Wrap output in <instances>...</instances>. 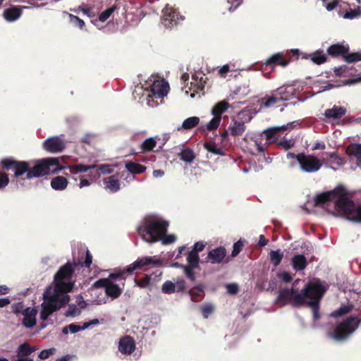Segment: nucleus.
Listing matches in <instances>:
<instances>
[{"label":"nucleus","mask_w":361,"mask_h":361,"mask_svg":"<svg viewBox=\"0 0 361 361\" xmlns=\"http://www.w3.org/2000/svg\"><path fill=\"white\" fill-rule=\"evenodd\" d=\"M353 306L351 305H344L340 307L336 310L331 313L330 317H337L348 314L352 310Z\"/></svg>","instance_id":"obj_47"},{"label":"nucleus","mask_w":361,"mask_h":361,"mask_svg":"<svg viewBox=\"0 0 361 361\" xmlns=\"http://www.w3.org/2000/svg\"><path fill=\"white\" fill-rule=\"evenodd\" d=\"M9 182L8 174L4 171H0V190L4 189Z\"/></svg>","instance_id":"obj_54"},{"label":"nucleus","mask_w":361,"mask_h":361,"mask_svg":"<svg viewBox=\"0 0 361 361\" xmlns=\"http://www.w3.org/2000/svg\"><path fill=\"white\" fill-rule=\"evenodd\" d=\"M97 168V165H85L82 164H74L68 166V169H70L71 173H82V172H86L90 169H95Z\"/></svg>","instance_id":"obj_39"},{"label":"nucleus","mask_w":361,"mask_h":361,"mask_svg":"<svg viewBox=\"0 0 361 361\" xmlns=\"http://www.w3.org/2000/svg\"><path fill=\"white\" fill-rule=\"evenodd\" d=\"M323 295H278L275 304L279 306L291 305L295 307L305 306L310 307L313 312V318H319V307Z\"/></svg>","instance_id":"obj_4"},{"label":"nucleus","mask_w":361,"mask_h":361,"mask_svg":"<svg viewBox=\"0 0 361 361\" xmlns=\"http://www.w3.org/2000/svg\"><path fill=\"white\" fill-rule=\"evenodd\" d=\"M233 94H242L243 95H247L250 93L249 90V84H245L243 87L239 86L235 88V90L233 92Z\"/></svg>","instance_id":"obj_62"},{"label":"nucleus","mask_w":361,"mask_h":361,"mask_svg":"<svg viewBox=\"0 0 361 361\" xmlns=\"http://www.w3.org/2000/svg\"><path fill=\"white\" fill-rule=\"evenodd\" d=\"M323 6L327 11H331L334 10L338 4L339 0H322Z\"/></svg>","instance_id":"obj_58"},{"label":"nucleus","mask_w":361,"mask_h":361,"mask_svg":"<svg viewBox=\"0 0 361 361\" xmlns=\"http://www.w3.org/2000/svg\"><path fill=\"white\" fill-rule=\"evenodd\" d=\"M286 126H282L280 127L269 128L263 131V134L265 136L266 142L267 145L276 143L279 139L278 133L280 131L285 130Z\"/></svg>","instance_id":"obj_21"},{"label":"nucleus","mask_w":361,"mask_h":361,"mask_svg":"<svg viewBox=\"0 0 361 361\" xmlns=\"http://www.w3.org/2000/svg\"><path fill=\"white\" fill-rule=\"evenodd\" d=\"M226 255V250L224 247L219 246L210 250L207 255L209 261L212 264L221 263Z\"/></svg>","instance_id":"obj_20"},{"label":"nucleus","mask_w":361,"mask_h":361,"mask_svg":"<svg viewBox=\"0 0 361 361\" xmlns=\"http://www.w3.org/2000/svg\"><path fill=\"white\" fill-rule=\"evenodd\" d=\"M134 283L136 286L152 290V282L150 275L145 274L142 278L134 279Z\"/></svg>","instance_id":"obj_31"},{"label":"nucleus","mask_w":361,"mask_h":361,"mask_svg":"<svg viewBox=\"0 0 361 361\" xmlns=\"http://www.w3.org/2000/svg\"><path fill=\"white\" fill-rule=\"evenodd\" d=\"M326 155L331 159L332 164L342 166L346 163L345 157H341L336 152H326Z\"/></svg>","instance_id":"obj_37"},{"label":"nucleus","mask_w":361,"mask_h":361,"mask_svg":"<svg viewBox=\"0 0 361 361\" xmlns=\"http://www.w3.org/2000/svg\"><path fill=\"white\" fill-rule=\"evenodd\" d=\"M345 153L350 157H355L357 165H361V144L351 143L347 146Z\"/></svg>","instance_id":"obj_26"},{"label":"nucleus","mask_w":361,"mask_h":361,"mask_svg":"<svg viewBox=\"0 0 361 361\" xmlns=\"http://www.w3.org/2000/svg\"><path fill=\"white\" fill-rule=\"evenodd\" d=\"M115 8H116V7L113 6V7L109 8L106 9L105 11H104L103 12H102L99 16V21L105 22L113 13Z\"/></svg>","instance_id":"obj_56"},{"label":"nucleus","mask_w":361,"mask_h":361,"mask_svg":"<svg viewBox=\"0 0 361 361\" xmlns=\"http://www.w3.org/2000/svg\"><path fill=\"white\" fill-rule=\"evenodd\" d=\"M262 104L264 107H269L271 106L278 102H281V100L279 99L277 94L274 92V94L270 97H264L262 99Z\"/></svg>","instance_id":"obj_46"},{"label":"nucleus","mask_w":361,"mask_h":361,"mask_svg":"<svg viewBox=\"0 0 361 361\" xmlns=\"http://www.w3.org/2000/svg\"><path fill=\"white\" fill-rule=\"evenodd\" d=\"M169 222L156 216H148L138 227L137 233L147 243H155L166 233Z\"/></svg>","instance_id":"obj_5"},{"label":"nucleus","mask_w":361,"mask_h":361,"mask_svg":"<svg viewBox=\"0 0 361 361\" xmlns=\"http://www.w3.org/2000/svg\"><path fill=\"white\" fill-rule=\"evenodd\" d=\"M346 109L343 106L334 105L331 109H327L324 111V116L328 119H340L346 114Z\"/></svg>","instance_id":"obj_24"},{"label":"nucleus","mask_w":361,"mask_h":361,"mask_svg":"<svg viewBox=\"0 0 361 361\" xmlns=\"http://www.w3.org/2000/svg\"><path fill=\"white\" fill-rule=\"evenodd\" d=\"M161 264V261L155 257H138L123 269H116L107 278L99 279L94 283L92 286L96 288H104L105 293H121L128 276L132 275L135 271L140 270L144 267L159 266Z\"/></svg>","instance_id":"obj_2"},{"label":"nucleus","mask_w":361,"mask_h":361,"mask_svg":"<svg viewBox=\"0 0 361 361\" xmlns=\"http://www.w3.org/2000/svg\"><path fill=\"white\" fill-rule=\"evenodd\" d=\"M229 104L225 100L221 101L216 104L212 108V113L214 116L220 117L221 119V115L224 113L228 108Z\"/></svg>","instance_id":"obj_33"},{"label":"nucleus","mask_w":361,"mask_h":361,"mask_svg":"<svg viewBox=\"0 0 361 361\" xmlns=\"http://www.w3.org/2000/svg\"><path fill=\"white\" fill-rule=\"evenodd\" d=\"M40 319L45 321L55 311L62 307L68 300V295H43Z\"/></svg>","instance_id":"obj_7"},{"label":"nucleus","mask_w":361,"mask_h":361,"mask_svg":"<svg viewBox=\"0 0 361 361\" xmlns=\"http://www.w3.org/2000/svg\"><path fill=\"white\" fill-rule=\"evenodd\" d=\"M176 236L174 235H166V233L160 238L164 245H169L173 243L176 240Z\"/></svg>","instance_id":"obj_64"},{"label":"nucleus","mask_w":361,"mask_h":361,"mask_svg":"<svg viewBox=\"0 0 361 361\" xmlns=\"http://www.w3.org/2000/svg\"><path fill=\"white\" fill-rule=\"evenodd\" d=\"M180 20H183L182 16L172 7L166 6L163 9L161 23L165 27H173L178 24Z\"/></svg>","instance_id":"obj_11"},{"label":"nucleus","mask_w":361,"mask_h":361,"mask_svg":"<svg viewBox=\"0 0 361 361\" xmlns=\"http://www.w3.org/2000/svg\"><path fill=\"white\" fill-rule=\"evenodd\" d=\"M126 169L133 174H140L144 173L147 168L146 166L138 163L129 161L126 164Z\"/></svg>","instance_id":"obj_32"},{"label":"nucleus","mask_w":361,"mask_h":361,"mask_svg":"<svg viewBox=\"0 0 361 361\" xmlns=\"http://www.w3.org/2000/svg\"><path fill=\"white\" fill-rule=\"evenodd\" d=\"M329 287L326 281L313 278L305 286L300 293H325Z\"/></svg>","instance_id":"obj_12"},{"label":"nucleus","mask_w":361,"mask_h":361,"mask_svg":"<svg viewBox=\"0 0 361 361\" xmlns=\"http://www.w3.org/2000/svg\"><path fill=\"white\" fill-rule=\"evenodd\" d=\"M71 11L75 13H78L79 11H80L82 12L83 14L87 16L89 18H94L96 16L92 8L90 7L86 4H82L78 8L71 9Z\"/></svg>","instance_id":"obj_41"},{"label":"nucleus","mask_w":361,"mask_h":361,"mask_svg":"<svg viewBox=\"0 0 361 361\" xmlns=\"http://www.w3.org/2000/svg\"><path fill=\"white\" fill-rule=\"evenodd\" d=\"M56 353V349L54 348H51L49 349L42 350L38 355L39 358L41 360H44L48 358L49 356L54 355Z\"/></svg>","instance_id":"obj_59"},{"label":"nucleus","mask_w":361,"mask_h":361,"mask_svg":"<svg viewBox=\"0 0 361 361\" xmlns=\"http://www.w3.org/2000/svg\"><path fill=\"white\" fill-rule=\"evenodd\" d=\"M70 22L74 25L78 27L80 29H82L85 24L83 20L80 19L77 16L73 14H68Z\"/></svg>","instance_id":"obj_52"},{"label":"nucleus","mask_w":361,"mask_h":361,"mask_svg":"<svg viewBox=\"0 0 361 361\" xmlns=\"http://www.w3.org/2000/svg\"><path fill=\"white\" fill-rule=\"evenodd\" d=\"M192 80L193 82H191L190 90L193 91V93L191 94V97H194L195 93H198L204 90L206 83V78H204L203 75L199 78L197 74H194L192 76Z\"/></svg>","instance_id":"obj_25"},{"label":"nucleus","mask_w":361,"mask_h":361,"mask_svg":"<svg viewBox=\"0 0 361 361\" xmlns=\"http://www.w3.org/2000/svg\"><path fill=\"white\" fill-rule=\"evenodd\" d=\"M349 51V46L348 44L344 45L343 44H334L327 49V54L332 57L342 56L344 59V56L346 51Z\"/></svg>","instance_id":"obj_22"},{"label":"nucleus","mask_w":361,"mask_h":361,"mask_svg":"<svg viewBox=\"0 0 361 361\" xmlns=\"http://www.w3.org/2000/svg\"><path fill=\"white\" fill-rule=\"evenodd\" d=\"M157 141L153 137L146 139L141 145V152L152 151L156 146Z\"/></svg>","instance_id":"obj_45"},{"label":"nucleus","mask_w":361,"mask_h":361,"mask_svg":"<svg viewBox=\"0 0 361 361\" xmlns=\"http://www.w3.org/2000/svg\"><path fill=\"white\" fill-rule=\"evenodd\" d=\"M227 2L231 4L228 11L233 12L243 4V0H227Z\"/></svg>","instance_id":"obj_63"},{"label":"nucleus","mask_w":361,"mask_h":361,"mask_svg":"<svg viewBox=\"0 0 361 361\" xmlns=\"http://www.w3.org/2000/svg\"><path fill=\"white\" fill-rule=\"evenodd\" d=\"M0 164L3 169L13 171L15 178H19L25 174V178L28 180L56 173L64 169L63 166H60L59 158L56 157L38 159L32 165L30 161H18L10 157L2 159Z\"/></svg>","instance_id":"obj_1"},{"label":"nucleus","mask_w":361,"mask_h":361,"mask_svg":"<svg viewBox=\"0 0 361 361\" xmlns=\"http://www.w3.org/2000/svg\"><path fill=\"white\" fill-rule=\"evenodd\" d=\"M277 146L285 150H288L294 145V142L290 140H284L279 142H276Z\"/></svg>","instance_id":"obj_61"},{"label":"nucleus","mask_w":361,"mask_h":361,"mask_svg":"<svg viewBox=\"0 0 361 361\" xmlns=\"http://www.w3.org/2000/svg\"><path fill=\"white\" fill-rule=\"evenodd\" d=\"M246 130L245 122L239 118H233L228 126L229 133L233 137L241 136Z\"/></svg>","instance_id":"obj_17"},{"label":"nucleus","mask_w":361,"mask_h":361,"mask_svg":"<svg viewBox=\"0 0 361 361\" xmlns=\"http://www.w3.org/2000/svg\"><path fill=\"white\" fill-rule=\"evenodd\" d=\"M22 15V8L18 6H11L5 9L3 13L4 18L9 22L14 21Z\"/></svg>","instance_id":"obj_27"},{"label":"nucleus","mask_w":361,"mask_h":361,"mask_svg":"<svg viewBox=\"0 0 361 361\" xmlns=\"http://www.w3.org/2000/svg\"><path fill=\"white\" fill-rule=\"evenodd\" d=\"M290 63V60H286L284 58L283 53H276L269 57L264 63L266 66H273L279 65L282 67H286Z\"/></svg>","instance_id":"obj_23"},{"label":"nucleus","mask_w":361,"mask_h":361,"mask_svg":"<svg viewBox=\"0 0 361 361\" xmlns=\"http://www.w3.org/2000/svg\"><path fill=\"white\" fill-rule=\"evenodd\" d=\"M270 261L274 267H277L281 262L283 255L280 250H271L270 252Z\"/></svg>","instance_id":"obj_44"},{"label":"nucleus","mask_w":361,"mask_h":361,"mask_svg":"<svg viewBox=\"0 0 361 361\" xmlns=\"http://www.w3.org/2000/svg\"><path fill=\"white\" fill-rule=\"evenodd\" d=\"M288 89V87L283 86L279 87L274 91L281 101H286L291 97L292 92H290Z\"/></svg>","instance_id":"obj_42"},{"label":"nucleus","mask_w":361,"mask_h":361,"mask_svg":"<svg viewBox=\"0 0 361 361\" xmlns=\"http://www.w3.org/2000/svg\"><path fill=\"white\" fill-rule=\"evenodd\" d=\"M243 247V243L241 240H239L237 242H235L233 246L231 256L236 257L242 250Z\"/></svg>","instance_id":"obj_60"},{"label":"nucleus","mask_w":361,"mask_h":361,"mask_svg":"<svg viewBox=\"0 0 361 361\" xmlns=\"http://www.w3.org/2000/svg\"><path fill=\"white\" fill-rule=\"evenodd\" d=\"M162 291L164 293H173L176 292L175 283L171 281H166L162 286Z\"/></svg>","instance_id":"obj_53"},{"label":"nucleus","mask_w":361,"mask_h":361,"mask_svg":"<svg viewBox=\"0 0 361 361\" xmlns=\"http://www.w3.org/2000/svg\"><path fill=\"white\" fill-rule=\"evenodd\" d=\"M105 187L112 192H116L120 189V182L114 176H111L104 179Z\"/></svg>","instance_id":"obj_29"},{"label":"nucleus","mask_w":361,"mask_h":361,"mask_svg":"<svg viewBox=\"0 0 361 361\" xmlns=\"http://www.w3.org/2000/svg\"><path fill=\"white\" fill-rule=\"evenodd\" d=\"M330 192H333V199L336 197H338V199L336 200V202L335 203V206H336V208L337 209V210L344 216L343 212L338 209V208L336 205V203L338 200H340L342 198H347L346 197H345L347 195V191H346L345 188L343 186L340 185V186L337 187L336 188H335L334 190L330 191Z\"/></svg>","instance_id":"obj_36"},{"label":"nucleus","mask_w":361,"mask_h":361,"mask_svg":"<svg viewBox=\"0 0 361 361\" xmlns=\"http://www.w3.org/2000/svg\"><path fill=\"white\" fill-rule=\"evenodd\" d=\"M68 180L61 176L54 178L51 181V186L55 190H63L68 185Z\"/></svg>","instance_id":"obj_30"},{"label":"nucleus","mask_w":361,"mask_h":361,"mask_svg":"<svg viewBox=\"0 0 361 361\" xmlns=\"http://www.w3.org/2000/svg\"><path fill=\"white\" fill-rule=\"evenodd\" d=\"M92 296L90 299L85 300L87 303V307L101 305L111 301L118 298L119 295H90Z\"/></svg>","instance_id":"obj_18"},{"label":"nucleus","mask_w":361,"mask_h":361,"mask_svg":"<svg viewBox=\"0 0 361 361\" xmlns=\"http://www.w3.org/2000/svg\"><path fill=\"white\" fill-rule=\"evenodd\" d=\"M66 147V142L60 137L54 136L47 138L43 142V148L51 153H59L63 151Z\"/></svg>","instance_id":"obj_13"},{"label":"nucleus","mask_w":361,"mask_h":361,"mask_svg":"<svg viewBox=\"0 0 361 361\" xmlns=\"http://www.w3.org/2000/svg\"><path fill=\"white\" fill-rule=\"evenodd\" d=\"M76 303H71L68 305V310L66 312V316L75 317L78 316L82 310L87 307V302L82 298L81 295H79L76 298Z\"/></svg>","instance_id":"obj_14"},{"label":"nucleus","mask_w":361,"mask_h":361,"mask_svg":"<svg viewBox=\"0 0 361 361\" xmlns=\"http://www.w3.org/2000/svg\"><path fill=\"white\" fill-rule=\"evenodd\" d=\"M336 205L342 211L347 219L354 222H361V205L356 206L350 198H342Z\"/></svg>","instance_id":"obj_9"},{"label":"nucleus","mask_w":361,"mask_h":361,"mask_svg":"<svg viewBox=\"0 0 361 361\" xmlns=\"http://www.w3.org/2000/svg\"><path fill=\"white\" fill-rule=\"evenodd\" d=\"M187 260L188 262V266H191L193 268H197L199 264L200 257L195 251H190L188 252Z\"/></svg>","instance_id":"obj_49"},{"label":"nucleus","mask_w":361,"mask_h":361,"mask_svg":"<svg viewBox=\"0 0 361 361\" xmlns=\"http://www.w3.org/2000/svg\"><path fill=\"white\" fill-rule=\"evenodd\" d=\"M77 264V267L78 265H80L81 267H85L87 268H90L92 263V256L89 251V250H86L85 251V259L83 262H81L80 259L78 262H75Z\"/></svg>","instance_id":"obj_51"},{"label":"nucleus","mask_w":361,"mask_h":361,"mask_svg":"<svg viewBox=\"0 0 361 361\" xmlns=\"http://www.w3.org/2000/svg\"><path fill=\"white\" fill-rule=\"evenodd\" d=\"M118 348L121 353L130 355L135 349V341L129 336H124L119 340Z\"/></svg>","instance_id":"obj_16"},{"label":"nucleus","mask_w":361,"mask_h":361,"mask_svg":"<svg viewBox=\"0 0 361 361\" xmlns=\"http://www.w3.org/2000/svg\"><path fill=\"white\" fill-rule=\"evenodd\" d=\"M360 322L357 317H349L341 322L329 336L335 341H343L357 329Z\"/></svg>","instance_id":"obj_6"},{"label":"nucleus","mask_w":361,"mask_h":361,"mask_svg":"<svg viewBox=\"0 0 361 361\" xmlns=\"http://www.w3.org/2000/svg\"><path fill=\"white\" fill-rule=\"evenodd\" d=\"M344 61L348 63L358 62L361 61V52L350 53L349 51H346L344 56Z\"/></svg>","instance_id":"obj_50"},{"label":"nucleus","mask_w":361,"mask_h":361,"mask_svg":"<svg viewBox=\"0 0 361 361\" xmlns=\"http://www.w3.org/2000/svg\"><path fill=\"white\" fill-rule=\"evenodd\" d=\"M75 262H67L54 275L52 283L48 286L44 293H69L75 286Z\"/></svg>","instance_id":"obj_3"},{"label":"nucleus","mask_w":361,"mask_h":361,"mask_svg":"<svg viewBox=\"0 0 361 361\" xmlns=\"http://www.w3.org/2000/svg\"><path fill=\"white\" fill-rule=\"evenodd\" d=\"M291 265L296 271H302L306 268L307 261L303 255H295L291 259Z\"/></svg>","instance_id":"obj_28"},{"label":"nucleus","mask_w":361,"mask_h":361,"mask_svg":"<svg viewBox=\"0 0 361 361\" xmlns=\"http://www.w3.org/2000/svg\"><path fill=\"white\" fill-rule=\"evenodd\" d=\"M169 90V85L166 80L164 79L155 80L149 86L148 90V104L152 107L157 106L159 103L154 100L160 99L162 101L163 98L167 95Z\"/></svg>","instance_id":"obj_8"},{"label":"nucleus","mask_w":361,"mask_h":361,"mask_svg":"<svg viewBox=\"0 0 361 361\" xmlns=\"http://www.w3.org/2000/svg\"><path fill=\"white\" fill-rule=\"evenodd\" d=\"M37 349V347L31 346L27 343L20 345L17 349L18 357L16 361H34L32 358L29 357V355Z\"/></svg>","instance_id":"obj_15"},{"label":"nucleus","mask_w":361,"mask_h":361,"mask_svg":"<svg viewBox=\"0 0 361 361\" xmlns=\"http://www.w3.org/2000/svg\"><path fill=\"white\" fill-rule=\"evenodd\" d=\"M299 169L301 171L307 173H316L322 166V161L313 154L300 152L298 158Z\"/></svg>","instance_id":"obj_10"},{"label":"nucleus","mask_w":361,"mask_h":361,"mask_svg":"<svg viewBox=\"0 0 361 361\" xmlns=\"http://www.w3.org/2000/svg\"><path fill=\"white\" fill-rule=\"evenodd\" d=\"M311 60L316 64L320 65L327 61L326 56L322 50H317L310 55Z\"/></svg>","instance_id":"obj_43"},{"label":"nucleus","mask_w":361,"mask_h":361,"mask_svg":"<svg viewBox=\"0 0 361 361\" xmlns=\"http://www.w3.org/2000/svg\"><path fill=\"white\" fill-rule=\"evenodd\" d=\"M214 306L211 303L204 304L202 308L201 312L204 318H207L214 311Z\"/></svg>","instance_id":"obj_57"},{"label":"nucleus","mask_w":361,"mask_h":361,"mask_svg":"<svg viewBox=\"0 0 361 361\" xmlns=\"http://www.w3.org/2000/svg\"><path fill=\"white\" fill-rule=\"evenodd\" d=\"M333 200V192H322L321 194L317 195L315 197L314 202L315 205L319 206L324 204L325 203H327L329 202H331Z\"/></svg>","instance_id":"obj_35"},{"label":"nucleus","mask_w":361,"mask_h":361,"mask_svg":"<svg viewBox=\"0 0 361 361\" xmlns=\"http://www.w3.org/2000/svg\"><path fill=\"white\" fill-rule=\"evenodd\" d=\"M220 121V117L214 116L213 118L207 125V130L211 131L216 129L219 126Z\"/></svg>","instance_id":"obj_55"},{"label":"nucleus","mask_w":361,"mask_h":361,"mask_svg":"<svg viewBox=\"0 0 361 361\" xmlns=\"http://www.w3.org/2000/svg\"><path fill=\"white\" fill-rule=\"evenodd\" d=\"M181 160L186 163H191L195 158V154L190 148H185L179 153Z\"/></svg>","instance_id":"obj_38"},{"label":"nucleus","mask_w":361,"mask_h":361,"mask_svg":"<svg viewBox=\"0 0 361 361\" xmlns=\"http://www.w3.org/2000/svg\"><path fill=\"white\" fill-rule=\"evenodd\" d=\"M204 148L210 153H212L215 155H225V152L222 148L219 147L214 142H207L204 144Z\"/></svg>","instance_id":"obj_40"},{"label":"nucleus","mask_w":361,"mask_h":361,"mask_svg":"<svg viewBox=\"0 0 361 361\" xmlns=\"http://www.w3.org/2000/svg\"><path fill=\"white\" fill-rule=\"evenodd\" d=\"M37 310L36 307H27L23 312V325L29 329L32 328L36 324V316Z\"/></svg>","instance_id":"obj_19"},{"label":"nucleus","mask_w":361,"mask_h":361,"mask_svg":"<svg viewBox=\"0 0 361 361\" xmlns=\"http://www.w3.org/2000/svg\"><path fill=\"white\" fill-rule=\"evenodd\" d=\"M200 123V118L197 116H192L185 119L182 123L181 127H178V130H190L196 127Z\"/></svg>","instance_id":"obj_34"},{"label":"nucleus","mask_w":361,"mask_h":361,"mask_svg":"<svg viewBox=\"0 0 361 361\" xmlns=\"http://www.w3.org/2000/svg\"><path fill=\"white\" fill-rule=\"evenodd\" d=\"M83 330H85L84 324L82 326H80L76 324H71L63 328L62 333L63 334H68L69 332L71 334H75Z\"/></svg>","instance_id":"obj_48"}]
</instances>
